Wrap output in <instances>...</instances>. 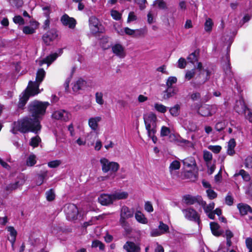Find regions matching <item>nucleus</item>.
Returning a JSON list of instances; mask_svg holds the SVG:
<instances>
[{"label":"nucleus","instance_id":"obj_1","mask_svg":"<svg viewBox=\"0 0 252 252\" xmlns=\"http://www.w3.org/2000/svg\"><path fill=\"white\" fill-rule=\"evenodd\" d=\"M41 128L40 121L37 120V118L29 116L14 122L12 124L11 132L14 134H17L18 131L23 133L32 132L37 134L40 131Z\"/></svg>","mask_w":252,"mask_h":252},{"label":"nucleus","instance_id":"obj_2","mask_svg":"<svg viewBox=\"0 0 252 252\" xmlns=\"http://www.w3.org/2000/svg\"><path fill=\"white\" fill-rule=\"evenodd\" d=\"M49 105L48 102H42L35 100L32 102L29 106V110L31 114V116L37 118V120L40 121L44 115L46 109Z\"/></svg>","mask_w":252,"mask_h":252},{"label":"nucleus","instance_id":"obj_3","mask_svg":"<svg viewBox=\"0 0 252 252\" xmlns=\"http://www.w3.org/2000/svg\"><path fill=\"white\" fill-rule=\"evenodd\" d=\"M157 118L153 113H150L144 117V122L148 136L152 139L154 143L157 141V138L155 136L157 132Z\"/></svg>","mask_w":252,"mask_h":252},{"label":"nucleus","instance_id":"obj_4","mask_svg":"<svg viewBox=\"0 0 252 252\" xmlns=\"http://www.w3.org/2000/svg\"><path fill=\"white\" fill-rule=\"evenodd\" d=\"M134 215V210L129 208L126 206H123L120 210L119 223L120 225L125 229L127 230L129 228V223L127 220L133 217Z\"/></svg>","mask_w":252,"mask_h":252},{"label":"nucleus","instance_id":"obj_5","mask_svg":"<svg viewBox=\"0 0 252 252\" xmlns=\"http://www.w3.org/2000/svg\"><path fill=\"white\" fill-rule=\"evenodd\" d=\"M45 76V72L42 68L38 70L36 73V81L32 82L30 81L29 83L30 93L32 95H36L40 93L39 86L43 81Z\"/></svg>","mask_w":252,"mask_h":252},{"label":"nucleus","instance_id":"obj_6","mask_svg":"<svg viewBox=\"0 0 252 252\" xmlns=\"http://www.w3.org/2000/svg\"><path fill=\"white\" fill-rule=\"evenodd\" d=\"M205 72L200 71L195 76L190 84L194 89L199 88L202 85L209 80L211 72L208 69H205Z\"/></svg>","mask_w":252,"mask_h":252},{"label":"nucleus","instance_id":"obj_7","mask_svg":"<svg viewBox=\"0 0 252 252\" xmlns=\"http://www.w3.org/2000/svg\"><path fill=\"white\" fill-rule=\"evenodd\" d=\"M102 170L104 173L110 171L116 173L119 169L120 165L118 163L114 161H110L108 159L103 158L100 159Z\"/></svg>","mask_w":252,"mask_h":252},{"label":"nucleus","instance_id":"obj_8","mask_svg":"<svg viewBox=\"0 0 252 252\" xmlns=\"http://www.w3.org/2000/svg\"><path fill=\"white\" fill-rule=\"evenodd\" d=\"M182 211L186 219L199 224L200 222V216L195 210L192 208L189 207L182 209Z\"/></svg>","mask_w":252,"mask_h":252},{"label":"nucleus","instance_id":"obj_9","mask_svg":"<svg viewBox=\"0 0 252 252\" xmlns=\"http://www.w3.org/2000/svg\"><path fill=\"white\" fill-rule=\"evenodd\" d=\"M64 212L67 219L74 220L77 219L78 215V210L76 205L69 204L65 206Z\"/></svg>","mask_w":252,"mask_h":252},{"label":"nucleus","instance_id":"obj_10","mask_svg":"<svg viewBox=\"0 0 252 252\" xmlns=\"http://www.w3.org/2000/svg\"><path fill=\"white\" fill-rule=\"evenodd\" d=\"M218 111L216 105H205L202 106L198 111V113L203 117H210L215 114Z\"/></svg>","mask_w":252,"mask_h":252},{"label":"nucleus","instance_id":"obj_11","mask_svg":"<svg viewBox=\"0 0 252 252\" xmlns=\"http://www.w3.org/2000/svg\"><path fill=\"white\" fill-rule=\"evenodd\" d=\"M112 53L120 59L124 58L126 56L125 48L120 43H116L111 46Z\"/></svg>","mask_w":252,"mask_h":252},{"label":"nucleus","instance_id":"obj_12","mask_svg":"<svg viewBox=\"0 0 252 252\" xmlns=\"http://www.w3.org/2000/svg\"><path fill=\"white\" fill-rule=\"evenodd\" d=\"M52 116L53 119L65 122L69 121L70 118V114L64 110H59L55 111L52 114Z\"/></svg>","mask_w":252,"mask_h":252},{"label":"nucleus","instance_id":"obj_13","mask_svg":"<svg viewBox=\"0 0 252 252\" xmlns=\"http://www.w3.org/2000/svg\"><path fill=\"white\" fill-rule=\"evenodd\" d=\"M58 36V34L57 31L55 30H51L43 35L42 39L46 45H49L51 42L57 38Z\"/></svg>","mask_w":252,"mask_h":252},{"label":"nucleus","instance_id":"obj_14","mask_svg":"<svg viewBox=\"0 0 252 252\" xmlns=\"http://www.w3.org/2000/svg\"><path fill=\"white\" fill-rule=\"evenodd\" d=\"M30 95H32V94L30 93V87L28 86L27 90L20 95V100L18 104L19 108H22L25 106ZM33 95H32V96Z\"/></svg>","mask_w":252,"mask_h":252},{"label":"nucleus","instance_id":"obj_15","mask_svg":"<svg viewBox=\"0 0 252 252\" xmlns=\"http://www.w3.org/2000/svg\"><path fill=\"white\" fill-rule=\"evenodd\" d=\"M61 21L63 25L68 26L70 29H74L76 24V20L66 14L61 17Z\"/></svg>","mask_w":252,"mask_h":252},{"label":"nucleus","instance_id":"obj_16","mask_svg":"<svg viewBox=\"0 0 252 252\" xmlns=\"http://www.w3.org/2000/svg\"><path fill=\"white\" fill-rule=\"evenodd\" d=\"M98 202L102 205H109L114 201L113 193L111 194H103L98 198Z\"/></svg>","mask_w":252,"mask_h":252},{"label":"nucleus","instance_id":"obj_17","mask_svg":"<svg viewBox=\"0 0 252 252\" xmlns=\"http://www.w3.org/2000/svg\"><path fill=\"white\" fill-rule=\"evenodd\" d=\"M90 27L94 33L100 32V27L99 21L95 17L92 16L89 19Z\"/></svg>","mask_w":252,"mask_h":252},{"label":"nucleus","instance_id":"obj_18","mask_svg":"<svg viewBox=\"0 0 252 252\" xmlns=\"http://www.w3.org/2000/svg\"><path fill=\"white\" fill-rule=\"evenodd\" d=\"M123 248L126 252H140L141 250L138 245L130 241H127L124 245Z\"/></svg>","mask_w":252,"mask_h":252},{"label":"nucleus","instance_id":"obj_19","mask_svg":"<svg viewBox=\"0 0 252 252\" xmlns=\"http://www.w3.org/2000/svg\"><path fill=\"white\" fill-rule=\"evenodd\" d=\"M247 108L242 100L237 101L234 106L235 111L239 114H246Z\"/></svg>","mask_w":252,"mask_h":252},{"label":"nucleus","instance_id":"obj_20","mask_svg":"<svg viewBox=\"0 0 252 252\" xmlns=\"http://www.w3.org/2000/svg\"><path fill=\"white\" fill-rule=\"evenodd\" d=\"M87 87V82L82 78L78 79L74 84L72 90L74 92L84 90Z\"/></svg>","mask_w":252,"mask_h":252},{"label":"nucleus","instance_id":"obj_21","mask_svg":"<svg viewBox=\"0 0 252 252\" xmlns=\"http://www.w3.org/2000/svg\"><path fill=\"white\" fill-rule=\"evenodd\" d=\"M102 118L100 116L90 118L88 120V124L91 128L95 131L98 127V123L100 122Z\"/></svg>","mask_w":252,"mask_h":252},{"label":"nucleus","instance_id":"obj_22","mask_svg":"<svg viewBox=\"0 0 252 252\" xmlns=\"http://www.w3.org/2000/svg\"><path fill=\"white\" fill-rule=\"evenodd\" d=\"M237 208L242 216L246 215L249 213H252V208L248 204L239 203L237 205Z\"/></svg>","mask_w":252,"mask_h":252},{"label":"nucleus","instance_id":"obj_23","mask_svg":"<svg viewBox=\"0 0 252 252\" xmlns=\"http://www.w3.org/2000/svg\"><path fill=\"white\" fill-rule=\"evenodd\" d=\"M210 225L211 231L214 235L218 237L222 235L223 231L220 229V226L218 223L215 222H211Z\"/></svg>","mask_w":252,"mask_h":252},{"label":"nucleus","instance_id":"obj_24","mask_svg":"<svg viewBox=\"0 0 252 252\" xmlns=\"http://www.w3.org/2000/svg\"><path fill=\"white\" fill-rule=\"evenodd\" d=\"M58 57V55L57 53H53L49 56H47L44 59L40 61L39 62V65L41 66L44 63L48 64V65H49L53 62H54L57 58Z\"/></svg>","mask_w":252,"mask_h":252},{"label":"nucleus","instance_id":"obj_25","mask_svg":"<svg viewBox=\"0 0 252 252\" xmlns=\"http://www.w3.org/2000/svg\"><path fill=\"white\" fill-rule=\"evenodd\" d=\"M125 33L129 35H132L134 37L140 36L144 34V32L142 30H132L128 27L124 28Z\"/></svg>","mask_w":252,"mask_h":252},{"label":"nucleus","instance_id":"obj_26","mask_svg":"<svg viewBox=\"0 0 252 252\" xmlns=\"http://www.w3.org/2000/svg\"><path fill=\"white\" fill-rule=\"evenodd\" d=\"M181 166L180 162L176 160L173 161L170 164L169 170L171 175H175V171L180 169Z\"/></svg>","mask_w":252,"mask_h":252},{"label":"nucleus","instance_id":"obj_27","mask_svg":"<svg viewBox=\"0 0 252 252\" xmlns=\"http://www.w3.org/2000/svg\"><path fill=\"white\" fill-rule=\"evenodd\" d=\"M114 201L125 199L128 197V193L126 191H116L113 193Z\"/></svg>","mask_w":252,"mask_h":252},{"label":"nucleus","instance_id":"obj_28","mask_svg":"<svg viewBox=\"0 0 252 252\" xmlns=\"http://www.w3.org/2000/svg\"><path fill=\"white\" fill-rule=\"evenodd\" d=\"M7 230L10 233L11 239H9V240L11 242L12 246H13L16 241V238L17 236V232L13 226H8L7 227Z\"/></svg>","mask_w":252,"mask_h":252},{"label":"nucleus","instance_id":"obj_29","mask_svg":"<svg viewBox=\"0 0 252 252\" xmlns=\"http://www.w3.org/2000/svg\"><path fill=\"white\" fill-rule=\"evenodd\" d=\"M184 165L186 167L193 168L196 166V162L192 157H189L183 160Z\"/></svg>","mask_w":252,"mask_h":252},{"label":"nucleus","instance_id":"obj_30","mask_svg":"<svg viewBox=\"0 0 252 252\" xmlns=\"http://www.w3.org/2000/svg\"><path fill=\"white\" fill-rule=\"evenodd\" d=\"M135 218L136 220L141 223L146 224L148 223V220L144 215L140 211H137L135 214Z\"/></svg>","mask_w":252,"mask_h":252},{"label":"nucleus","instance_id":"obj_31","mask_svg":"<svg viewBox=\"0 0 252 252\" xmlns=\"http://www.w3.org/2000/svg\"><path fill=\"white\" fill-rule=\"evenodd\" d=\"M176 94V91L172 87H168L166 90L164 92L163 98L165 99H167L170 97L174 96Z\"/></svg>","mask_w":252,"mask_h":252},{"label":"nucleus","instance_id":"obj_32","mask_svg":"<svg viewBox=\"0 0 252 252\" xmlns=\"http://www.w3.org/2000/svg\"><path fill=\"white\" fill-rule=\"evenodd\" d=\"M199 56V51L195 50L193 53L189 55L187 60L192 64H194L195 62L198 61Z\"/></svg>","mask_w":252,"mask_h":252},{"label":"nucleus","instance_id":"obj_33","mask_svg":"<svg viewBox=\"0 0 252 252\" xmlns=\"http://www.w3.org/2000/svg\"><path fill=\"white\" fill-rule=\"evenodd\" d=\"M153 4L157 5L158 8L161 10H166L168 9L167 4L164 0H156Z\"/></svg>","mask_w":252,"mask_h":252},{"label":"nucleus","instance_id":"obj_34","mask_svg":"<svg viewBox=\"0 0 252 252\" xmlns=\"http://www.w3.org/2000/svg\"><path fill=\"white\" fill-rule=\"evenodd\" d=\"M236 146V143L234 139H231L228 143L227 154L232 155L234 153V148Z\"/></svg>","mask_w":252,"mask_h":252},{"label":"nucleus","instance_id":"obj_35","mask_svg":"<svg viewBox=\"0 0 252 252\" xmlns=\"http://www.w3.org/2000/svg\"><path fill=\"white\" fill-rule=\"evenodd\" d=\"M41 140L38 135L32 137L29 142V145L33 148L37 147L41 142Z\"/></svg>","mask_w":252,"mask_h":252},{"label":"nucleus","instance_id":"obj_36","mask_svg":"<svg viewBox=\"0 0 252 252\" xmlns=\"http://www.w3.org/2000/svg\"><path fill=\"white\" fill-rule=\"evenodd\" d=\"M201 205L204 210V212L206 213H208L210 212L213 211V209L215 207V203L213 202H212L210 204H209L207 205H206V202L202 201L201 203Z\"/></svg>","mask_w":252,"mask_h":252},{"label":"nucleus","instance_id":"obj_37","mask_svg":"<svg viewBox=\"0 0 252 252\" xmlns=\"http://www.w3.org/2000/svg\"><path fill=\"white\" fill-rule=\"evenodd\" d=\"M241 175L243 180L246 182H248L251 180V177L250 175L244 170L241 169L240 170L238 173H235L234 176H238Z\"/></svg>","mask_w":252,"mask_h":252},{"label":"nucleus","instance_id":"obj_38","mask_svg":"<svg viewBox=\"0 0 252 252\" xmlns=\"http://www.w3.org/2000/svg\"><path fill=\"white\" fill-rule=\"evenodd\" d=\"M195 69H192L191 70H188L186 72L185 75V79L187 81H189L195 77Z\"/></svg>","mask_w":252,"mask_h":252},{"label":"nucleus","instance_id":"obj_39","mask_svg":"<svg viewBox=\"0 0 252 252\" xmlns=\"http://www.w3.org/2000/svg\"><path fill=\"white\" fill-rule=\"evenodd\" d=\"M103 94L102 92H97L95 94V99L96 102L100 105H102L104 103V100L103 98Z\"/></svg>","mask_w":252,"mask_h":252},{"label":"nucleus","instance_id":"obj_40","mask_svg":"<svg viewBox=\"0 0 252 252\" xmlns=\"http://www.w3.org/2000/svg\"><path fill=\"white\" fill-rule=\"evenodd\" d=\"M184 200L185 203L187 205H192L194 204L196 201V199L195 197L189 195L184 196Z\"/></svg>","mask_w":252,"mask_h":252},{"label":"nucleus","instance_id":"obj_41","mask_svg":"<svg viewBox=\"0 0 252 252\" xmlns=\"http://www.w3.org/2000/svg\"><path fill=\"white\" fill-rule=\"evenodd\" d=\"M226 62H225V63L223 64V68L225 74L230 75L231 73V67L229 57L227 56H226Z\"/></svg>","mask_w":252,"mask_h":252},{"label":"nucleus","instance_id":"obj_42","mask_svg":"<svg viewBox=\"0 0 252 252\" xmlns=\"http://www.w3.org/2000/svg\"><path fill=\"white\" fill-rule=\"evenodd\" d=\"M213 26V23L212 20L210 18L206 19V22L204 24V30L206 32H210L212 30V27Z\"/></svg>","mask_w":252,"mask_h":252},{"label":"nucleus","instance_id":"obj_43","mask_svg":"<svg viewBox=\"0 0 252 252\" xmlns=\"http://www.w3.org/2000/svg\"><path fill=\"white\" fill-rule=\"evenodd\" d=\"M180 109V105L179 104H176L173 107L170 108L169 112L171 115L176 117L179 115Z\"/></svg>","mask_w":252,"mask_h":252},{"label":"nucleus","instance_id":"obj_44","mask_svg":"<svg viewBox=\"0 0 252 252\" xmlns=\"http://www.w3.org/2000/svg\"><path fill=\"white\" fill-rule=\"evenodd\" d=\"M155 109L158 112L164 113L166 112L167 108L162 104L156 103L154 105Z\"/></svg>","mask_w":252,"mask_h":252},{"label":"nucleus","instance_id":"obj_45","mask_svg":"<svg viewBox=\"0 0 252 252\" xmlns=\"http://www.w3.org/2000/svg\"><path fill=\"white\" fill-rule=\"evenodd\" d=\"M187 127L189 129V130L190 131L194 132L198 130V127L197 126L196 123L191 121H189L188 122V124L187 126Z\"/></svg>","mask_w":252,"mask_h":252},{"label":"nucleus","instance_id":"obj_46","mask_svg":"<svg viewBox=\"0 0 252 252\" xmlns=\"http://www.w3.org/2000/svg\"><path fill=\"white\" fill-rule=\"evenodd\" d=\"M36 156L33 155H30L27 160V164L28 166H32L36 163Z\"/></svg>","mask_w":252,"mask_h":252},{"label":"nucleus","instance_id":"obj_47","mask_svg":"<svg viewBox=\"0 0 252 252\" xmlns=\"http://www.w3.org/2000/svg\"><path fill=\"white\" fill-rule=\"evenodd\" d=\"M203 158L206 161V164L211 162L212 159V154L210 152L205 151L203 152Z\"/></svg>","mask_w":252,"mask_h":252},{"label":"nucleus","instance_id":"obj_48","mask_svg":"<svg viewBox=\"0 0 252 252\" xmlns=\"http://www.w3.org/2000/svg\"><path fill=\"white\" fill-rule=\"evenodd\" d=\"M13 21L14 23L20 25H23L25 23L24 19L20 15L14 16L13 18Z\"/></svg>","mask_w":252,"mask_h":252},{"label":"nucleus","instance_id":"obj_49","mask_svg":"<svg viewBox=\"0 0 252 252\" xmlns=\"http://www.w3.org/2000/svg\"><path fill=\"white\" fill-rule=\"evenodd\" d=\"M170 132L171 131L169 127L165 126H163L161 127L160 130V136L161 137L167 136L169 135Z\"/></svg>","mask_w":252,"mask_h":252},{"label":"nucleus","instance_id":"obj_50","mask_svg":"<svg viewBox=\"0 0 252 252\" xmlns=\"http://www.w3.org/2000/svg\"><path fill=\"white\" fill-rule=\"evenodd\" d=\"M47 176V173H44L37 176L36 181V184L38 186L41 185L44 182L45 177Z\"/></svg>","mask_w":252,"mask_h":252},{"label":"nucleus","instance_id":"obj_51","mask_svg":"<svg viewBox=\"0 0 252 252\" xmlns=\"http://www.w3.org/2000/svg\"><path fill=\"white\" fill-rule=\"evenodd\" d=\"M46 198L48 201H51L55 198V193L52 189H50L46 192Z\"/></svg>","mask_w":252,"mask_h":252},{"label":"nucleus","instance_id":"obj_52","mask_svg":"<svg viewBox=\"0 0 252 252\" xmlns=\"http://www.w3.org/2000/svg\"><path fill=\"white\" fill-rule=\"evenodd\" d=\"M158 228L159 230L161 231V232H162V234L168 232L169 230L168 226L167 224L163 223L162 221H160L159 222Z\"/></svg>","mask_w":252,"mask_h":252},{"label":"nucleus","instance_id":"obj_53","mask_svg":"<svg viewBox=\"0 0 252 252\" xmlns=\"http://www.w3.org/2000/svg\"><path fill=\"white\" fill-rule=\"evenodd\" d=\"M22 31L26 34H31L35 32L34 29L30 26L24 27Z\"/></svg>","mask_w":252,"mask_h":252},{"label":"nucleus","instance_id":"obj_54","mask_svg":"<svg viewBox=\"0 0 252 252\" xmlns=\"http://www.w3.org/2000/svg\"><path fill=\"white\" fill-rule=\"evenodd\" d=\"M62 163L60 160H55L51 161L48 163V165L50 168H56L59 166Z\"/></svg>","mask_w":252,"mask_h":252},{"label":"nucleus","instance_id":"obj_55","mask_svg":"<svg viewBox=\"0 0 252 252\" xmlns=\"http://www.w3.org/2000/svg\"><path fill=\"white\" fill-rule=\"evenodd\" d=\"M111 15L112 17L116 20H119L121 19L122 15L118 11L112 10L111 11Z\"/></svg>","mask_w":252,"mask_h":252},{"label":"nucleus","instance_id":"obj_56","mask_svg":"<svg viewBox=\"0 0 252 252\" xmlns=\"http://www.w3.org/2000/svg\"><path fill=\"white\" fill-rule=\"evenodd\" d=\"M177 79L176 77L171 76L169 77L166 82V85L168 87H172L173 84L177 82Z\"/></svg>","mask_w":252,"mask_h":252},{"label":"nucleus","instance_id":"obj_57","mask_svg":"<svg viewBox=\"0 0 252 252\" xmlns=\"http://www.w3.org/2000/svg\"><path fill=\"white\" fill-rule=\"evenodd\" d=\"M187 62L183 58H180L178 61V66L179 68L183 69L186 67Z\"/></svg>","mask_w":252,"mask_h":252},{"label":"nucleus","instance_id":"obj_58","mask_svg":"<svg viewBox=\"0 0 252 252\" xmlns=\"http://www.w3.org/2000/svg\"><path fill=\"white\" fill-rule=\"evenodd\" d=\"M225 127V124L224 121L218 122L215 126V129L219 131L223 129Z\"/></svg>","mask_w":252,"mask_h":252},{"label":"nucleus","instance_id":"obj_59","mask_svg":"<svg viewBox=\"0 0 252 252\" xmlns=\"http://www.w3.org/2000/svg\"><path fill=\"white\" fill-rule=\"evenodd\" d=\"M207 195L210 199H213L217 197V194L212 189H208L206 191Z\"/></svg>","mask_w":252,"mask_h":252},{"label":"nucleus","instance_id":"obj_60","mask_svg":"<svg viewBox=\"0 0 252 252\" xmlns=\"http://www.w3.org/2000/svg\"><path fill=\"white\" fill-rule=\"evenodd\" d=\"M135 2L139 5L140 10H142L146 8V0H135Z\"/></svg>","mask_w":252,"mask_h":252},{"label":"nucleus","instance_id":"obj_61","mask_svg":"<svg viewBox=\"0 0 252 252\" xmlns=\"http://www.w3.org/2000/svg\"><path fill=\"white\" fill-rule=\"evenodd\" d=\"M208 149L209 150H210L211 151H212L214 153L218 154L220 151V150L221 149V147L220 146H218V145H216V146L210 145L208 147Z\"/></svg>","mask_w":252,"mask_h":252},{"label":"nucleus","instance_id":"obj_62","mask_svg":"<svg viewBox=\"0 0 252 252\" xmlns=\"http://www.w3.org/2000/svg\"><path fill=\"white\" fill-rule=\"evenodd\" d=\"M18 183L19 182H17L14 184L8 185L5 188L6 190L12 191L13 190L16 189L18 188Z\"/></svg>","mask_w":252,"mask_h":252},{"label":"nucleus","instance_id":"obj_63","mask_svg":"<svg viewBox=\"0 0 252 252\" xmlns=\"http://www.w3.org/2000/svg\"><path fill=\"white\" fill-rule=\"evenodd\" d=\"M246 245L249 252H252V238L249 237L246 239Z\"/></svg>","mask_w":252,"mask_h":252},{"label":"nucleus","instance_id":"obj_64","mask_svg":"<svg viewBox=\"0 0 252 252\" xmlns=\"http://www.w3.org/2000/svg\"><path fill=\"white\" fill-rule=\"evenodd\" d=\"M245 167L248 168H252V157H248L245 159Z\"/></svg>","mask_w":252,"mask_h":252}]
</instances>
